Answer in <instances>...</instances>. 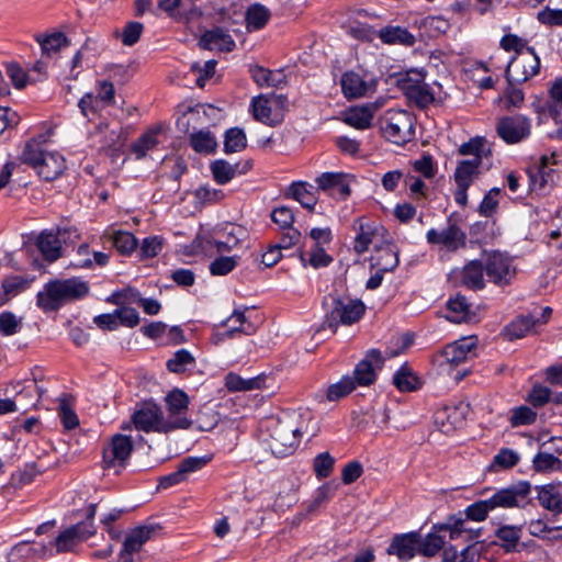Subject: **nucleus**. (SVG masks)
<instances>
[{"instance_id": "40", "label": "nucleus", "mask_w": 562, "mask_h": 562, "mask_svg": "<svg viewBox=\"0 0 562 562\" xmlns=\"http://www.w3.org/2000/svg\"><path fill=\"white\" fill-rule=\"evenodd\" d=\"M495 535L499 546H502L506 551H514L519 544L521 538V528L517 526L505 525L499 527Z\"/></svg>"}, {"instance_id": "3", "label": "nucleus", "mask_w": 562, "mask_h": 562, "mask_svg": "<svg viewBox=\"0 0 562 562\" xmlns=\"http://www.w3.org/2000/svg\"><path fill=\"white\" fill-rule=\"evenodd\" d=\"M477 339L474 336L463 337L447 345L434 357V363L438 374L460 381L467 375V371L457 370L473 356Z\"/></svg>"}, {"instance_id": "5", "label": "nucleus", "mask_w": 562, "mask_h": 562, "mask_svg": "<svg viewBox=\"0 0 562 562\" xmlns=\"http://www.w3.org/2000/svg\"><path fill=\"white\" fill-rule=\"evenodd\" d=\"M21 159L46 181L56 179L66 169V160L61 154L56 150L43 149L35 140L25 145Z\"/></svg>"}, {"instance_id": "30", "label": "nucleus", "mask_w": 562, "mask_h": 562, "mask_svg": "<svg viewBox=\"0 0 562 562\" xmlns=\"http://www.w3.org/2000/svg\"><path fill=\"white\" fill-rule=\"evenodd\" d=\"M398 265V256L392 240L381 249H376L371 256V267L374 270L387 272Z\"/></svg>"}, {"instance_id": "18", "label": "nucleus", "mask_w": 562, "mask_h": 562, "mask_svg": "<svg viewBox=\"0 0 562 562\" xmlns=\"http://www.w3.org/2000/svg\"><path fill=\"white\" fill-rule=\"evenodd\" d=\"M366 306L360 300L337 299L328 313L330 325H350L358 322L364 314Z\"/></svg>"}, {"instance_id": "22", "label": "nucleus", "mask_w": 562, "mask_h": 562, "mask_svg": "<svg viewBox=\"0 0 562 562\" xmlns=\"http://www.w3.org/2000/svg\"><path fill=\"white\" fill-rule=\"evenodd\" d=\"M450 280L458 285L479 290L485 284L484 267L477 260H472L463 268L453 269L449 274Z\"/></svg>"}, {"instance_id": "45", "label": "nucleus", "mask_w": 562, "mask_h": 562, "mask_svg": "<svg viewBox=\"0 0 562 562\" xmlns=\"http://www.w3.org/2000/svg\"><path fill=\"white\" fill-rule=\"evenodd\" d=\"M158 7L173 18H182L192 12L195 0H159Z\"/></svg>"}, {"instance_id": "62", "label": "nucleus", "mask_w": 562, "mask_h": 562, "mask_svg": "<svg viewBox=\"0 0 562 562\" xmlns=\"http://www.w3.org/2000/svg\"><path fill=\"white\" fill-rule=\"evenodd\" d=\"M22 318L11 312L0 314V333L4 336H12L21 329Z\"/></svg>"}, {"instance_id": "14", "label": "nucleus", "mask_w": 562, "mask_h": 562, "mask_svg": "<svg viewBox=\"0 0 562 562\" xmlns=\"http://www.w3.org/2000/svg\"><path fill=\"white\" fill-rule=\"evenodd\" d=\"M531 490V484L528 481H520L498 490L490 497L493 509L525 507L530 502Z\"/></svg>"}, {"instance_id": "15", "label": "nucleus", "mask_w": 562, "mask_h": 562, "mask_svg": "<svg viewBox=\"0 0 562 562\" xmlns=\"http://www.w3.org/2000/svg\"><path fill=\"white\" fill-rule=\"evenodd\" d=\"M540 59L532 48L516 55L508 63L506 76L510 85L527 81L538 74Z\"/></svg>"}, {"instance_id": "32", "label": "nucleus", "mask_w": 562, "mask_h": 562, "mask_svg": "<svg viewBox=\"0 0 562 562\" xmlns=\"http://www.w3.org/2000/svg\"><path fill=\"white\" fill-rule=\"evenodd\" d=\"M251 77L259 87L279 88L286 81V76L282 69L269 70L260 66L250 68Z\"/></svg>"}, {"instance_id": "36", "label": "nucleus", "mask_w": 562, "mask_h": 562, "mask_svg": "<svg viewBox=\"0 0 562 562\" xmlns=\"http://www.w3.org/2000/svg\"><path fill=\"white\" fill-rule=\"evenodd\" d=\"M479 158H471L459 162L454 171V181L458 187L469 188L479 173Z\"/></svg>"}, {"instance_id": "39", "label": "nucleus", "mask_w": 562, "mask_h": 562, "mask_svg": "<svg viewBox=\"0 0 562 562\" xmlns=\"http://www.w3.org/2000/svg\"><path fill=\"white\" fill-rule=\"evenodd\" d=\"M270 19V11L260 3L250 5L246 11V27L254 32L262 29Z\"/></svg>"}, {"instance_id": "17", "label": "nucleus", "mask_w": 562, "mask_h": 562, "mask_svg": "<svg viewBox=\"0 0 562 562\" xmlns=\"http://www.w3.org/2000/svg\"><path fill=\"white\" fill-rule=\"evenodd\" d=\"M247 237L248 232L245 227L227 223L216 227L206 243L214 246L218 252H228L237 248Z\"/></svg>"}, {"instance_id": "37", "label": "nucleus", "mask_w": 562, "mask_h": 562, "mask_svg": "<svg viewBox=\"0 0 562 562\" xmlns=\"http://www.w3.org/2000/svg\"><path fill=\"white\" fill-rule=\"evenodd\" d=\"M379 37L385 44H401L411 46L415 42L414 35H412L406 29L400 26H387L379 32Z\"/></svg>"}, {"instance_id": "57", "label": "nucleus", "mask_w": 562, "mask_h": 562, "mask_svg": "<svg viewBox=\"0 0 562 562\" xmlns=\"http://www.w3.org/2000/svg\"><path fill=\"white\" fill-rule=\"evenodd\" d=\"M215 181L220 184L229 182L236 176L235 166L225 160H216L211 165Z\"/></svg>"}, {"instance_id": "60", "label": "nucleus", "mask_w": 562, "mask_h": 562, "mask_svg": "<svg viewBox=\"0 0 562 562\" xmlns=\"http://www.w3.org/2000/svg\"><path fill=\"white\" fill-rule=\"evenodd\" d=\"M460 154L479 158V164L486 155V140L483 137H474L460 146Z\"/></svg>"}, {"instance_id": "59", "label": "nucleus", "mask_w": 562, "mask_h": 562, "mask_svg": "<svg viewBox=\"0 0 562 562\" xmlns=\"http://www.w3.org/2000/svg\"><path fill=\"white\" fill-rule=\"evenodd\" d=\"M520 461V454L508 448L501 449L494 457L492 465L506 470L515 467Z\"/></svg>"}, {"instance_id": "1", "label": "nucleus", "mask_w": 562, "mask_h": 562, "mask_svg": "<svg viewBox=\"0 0 562 562\" xmlns=\"http://www.w3.org/2000/svg\"><path fill=\"white\" fill-rule=\"evenodd\" d=\"M308 415L297 412L283 413L265 422L269 436V448L277 457H285L295 451L307 430Z\"/></svg>"}, {"instance_id": "42", "label": "nucleus", "mask_w": 562, "mask_h": 562, "mask_svg": "<svg viewBox=\"0 0 562 562\" xmlns=\"http://www.w3.org/2000/svg\"><path fill=\"white\" fill-rule=\"evenodd\" d=\"M462 420V413L457 407H447L436 413V423L443 432H450L458 428L461 426Z\"/></svg>"}, {"instance_id": "19", "label": "nucleus", "mask_w": 562, "mask_h": 562, "mask_svg": "<svg viewBox=\"0 0 562 562\" xmlns=\"http://www.w3.org/2000/svg\"><path fill=\"white\" fill-rule=\"evenodd\" d=\"M254 310L243 308L235 310L224 322L223 326L226 327L224 333H216L213 336L214 344H220L225 338L232 337L235 333L251 335L256 330V324L252 321L251 314Z\"/></svg>"}, {"instance_id": "26", "label": "nucleus", "mask_w": 562, "mask_h": 562, "mask_svg": "<svg viewBox=\"0 0 562 562\" xmlns=\"http://www.w3.org/2000/svg\"><path fill=\"white\" fill-rule=\"evenodd\" d=\"M376 110L378 106L373 103L352 106L344 112V122L358 130L368 128Z\"/></svg>"}, {"instance_id": "54", "label": "nucleus", "mask_w": 562, "mask_h": 562, "mask_svg": "<svg viewBox=\"0 0 562 562\" xmlns=\"http://www.w3.org/2000/svg\"><path fill=\"white\" fill-rule=\"evenodd\" d=\"M194 357L186 349H180L175 352L172 358L167 361V368L175 373H181L193 367Z\"/></svg>"}, {"instance_id": "58", "label": "nucleus", "mask_w": 562, "mask_h": 562, "mask_svg": "<svg viewBox=\"0 0 562 562\" xmlns=\"http://www.w3.org/2000/svg\"><path fill=\"white\" fill-rule=\"evenodd\" d=\"M493 510L494 509H493L492 503H491L490 498H487V499L479 501V502L471 504L470 506H468L465 508L464 513H465V516L468 519L481 522V521H484L486 519L488 513L493 512Z\"/></svg>"}, {"instance_id": "16", "label": "nucleus", "mask_w": 562, "mask_h": 562, "mask_svg": "<svg viewBox=\"0 0 562 562\" xmlns=\"http://www.w3.org/2000/svg\"><path fill=\"white\" fill-rule=\"evenodd\" d=\"M114 86L109 81H101L93 92L86 93L79 101L81 113L94 117L99 112L114 103Z\"/></svg>"}, {"instance_id": "63", "label": "nucleus", "mask_w": 562, "mask_h": 562, "mask_svg": "<svg viewBox=\"0 0 562 562\" xmlns=\"http://www.w3.org/2000/svg\"><path fill=\"white\" fill-rule=\"evenodd\" d=\"M335 459L328 452H322L314 459V471L317 479L322 480L333 471Z\"/></svg>"}, {"instance_id": "8", "label": "nucleus", "mask_w": 562, "mask_h": 562, "mask_svg": "<svg viewBox=\"0 0 562 562\" xmlns=\"http://www.w3.org/2000/svg\"><path fill=\"white\" fill-rule=\"evenodd\" d=\"M383 135L396 145L408 142L414 132L413 116L404 110H389L382 119Z\"/></svg>"}, {"instance_id": "24", "label": "nucleus", "mask_w": 562, "mask_h": 562, "mask_svg": "<svg viewBox=\"0 0 562 562\" xmlns=\"http://www.w3.org/2000/svg\"><path fill=\"white\" fill-rule=\"evenodd\" d=\"M486 273L496 284H506L515 274L510 259L501 254H492L486 263Z\"/></svg>"}, {"instance_id": "52", "label": "nucleus", "mask_w": 562, "mask_h": 562, "mask_svg": "<svg viewBox=\"0 0 562 562\" xmlns=\"http://www.w3.org/2000/svg\"><path fill=\"white\" fill-rule=\"evenodd\" d=\"M247 146L246 134L241 128L233 127L225 133L224 150L225 153H238Z\"/></svg>"}, {"instance_id": "48", "label": "nucleus", "mask_w": 562, "mask_h": 562, "mask_svg": "<svg viewBox=\"0 0 562 562\" xmlns=\"http://www.w3.org/2000/svg\"><path fill=\"white\" fill-rule=\"evenodd\" d=\"M190 143L195 151L203 154H211L217 147L215 136L211 132L203 130L192 133Z\"/></svg>"}, {"instance_id": "28", "label": "nucleus", "mask_w": 562, "mask_h": 562, "mask_svg": "<svg viewBox=\"0 0 562 562\" xmlns=\"http://www.w3.org/2000/svg\"><path fill=\"white\" fill-rule=\"evenodd\" d=\"M447 318L452 323H469L477 319L470 304L463 296L450 299L447 303Z\"/></svg>"}, {"instance_id": "21", "label": "nucleus", "mask_w": 562, "mask_h": 562, "mask_svg": "<svg viewBox=\"0 0 562 562\" xmlns=\"http://www.w3.org/2000/svg\"><path fill=\"white\" fill-rule=\"evenodd\" d=\"M559 165L560 160L557 151L542 155L539 159L537 173L530 176L531 190L540 191L547 186H553L558 178Z\"/></svg>"}, {"instance_id": "43", "label": "nucleus", "mask_w": 562, "mask_h": 562, "mask_svg": "<svg viewBox=\"0 0 562 562\" xmlns=\"http://www.w3.org/2000/svg\"><path fill=\"white\" fill-rule=\"evenodd\" d=\"M160 128H153L144 133L133 145L132 151L137 159L143 158L147 151L159 143Z\"/></svg>"}, {"instance_id": "10", "label": "nucleus", "mask_w": 562, "mask_h": 562, "mask_svg": "<svg viewBox=\"0 0 562 562\" xmlns=\"http://www.w3.org/2000/svg\"><path fill=\"white\" fill-rule=\"evenodd\" d=\"M134 450V442L130 436L115 434L111 437L102 451V467L119 473L125 468Z\"/></svg>"}, {"instance_id": "55", "label": "nucleus", "mask_w": 562, "mask_h": 562, "mask_svg": "<svg viewBox=\"0 0 562 562\" xmlns=\"http://www.w3.org/2000/svg\"><path fill=\"white\" fill-rule=\"evenodd\" d=\"M405 90L407 95L419 105H427L434 100L429 88L419 79L414 85H406Z\"/></svg>"}, {"instance_id": "51", "label": "nucleus", "mask_w": 562, "mask_h": 562, "mask_svg": "<svg viewBox=\"0 0 562 562\" xmlns=\"http://www.w3.org/2000/svg\"><path fill=\"white\" fill-rule=\"evenodd\" d=\"M356 389V382L351 375L342 376L338 382L330 384L326 392V398L329 402H336L347 396Z\"/></svg>"}, {"instance_id": "34", "label": "nucleus", "mask_w": 562, "mask_h": 562, "mask_svg": "<svg viewBox=\"0 0 562 562\" xmlns=\"http://www.w3.org/2000/svg\"><path fill=\"white\" fill-rule=\"evenodd\" d=\"M540 323V318L535 314L520 316L507 325L505 331L509 339H519L531 333Z\"/></svg>"}, {"instance_id": "38", "label": "nucleus", "mask_w": 562, "mask_h": 562, "mask_svg": "<svg viewBox=\"0 0 562 562\" xmlns=\"http://www.w3.org/2000/svg\"><path fill=\"white\" fill-rule=\"evenodd\" d=\"M290 193L292 198L308 210L314 209L317 198L312 184L307 182H294L290 187Z\"/></svg>"}, {"instance_id": "4", "label": "nucleus", "mask_w": 562, "mask_h": 562, "mask_svg": "<svg viewBox=\"0 0 562 562\" xmlns=\"http://www.w3.org/2000/svg\"><path fill=\"white\" fill-rule=\"evenodd\" d=\"M131 424L145 432H169L175 429H188L191 419L166 420L161 409L154 403H144L132 415L131 423L122 426L123 430L131 429Z\"/></svg>"}, {"instance_id": "7", "label": "nucleus", "mask_w": 562, "mask_h": 562, "mask_svg": "<svg viewBox=\"0 0 562 562\" xmlns=\"http://www.w3.org/2000/svg\"><path fill=\"white\" fill-rule=\"evenodd\" d=\"M95 514V505L90 506V520L81 521L65 528L53 541L56 553L72 552L76 548L95 533L92 518Z\"/></svg>"}, {"instance_id": "44", "label": "nucleus", "mask_w": 562, "mask_h": 562, "mask_svg": "<svg viewBox=\"0 0 562 562\" xmlns=\"http://www.w3.org/2000/svg\"><path fill=\"white\" fill-rule=\"evenodd\" d=\"M393 382L401 392H412L420 387L418 376L406 366L395 372Z\"/></svg>"}, {"instance_id": "56", "label": "nucleus", "mask_w": 562, "mask_h": 562, "mask_svg": "<svg viewBox=\"0 0 562 562\" xmlns=\"http://www.w3.org/2000/svg\"><path fill=\"white\" fill-rule=\"evenodd\" d=\"M502 190L499 188H492L483 198L479 205V213L482 216L491 217L498 209Z\"/></svg>"}, {"instance_id": "25", "label": "nucleus", "mask_w": 562, "mask_h": 562, "mask_svg": "<svg viewBox=\"0 0 562 562\" xmlns=\"http://www.w3.org/2000/svg\"><path fill=\"white\" fill-rule=\"evenodd\" d=\"M539 504L553 514L562 513V483L552 482L535 487Z\"/></svg>"}, {"instance_id": "61", "label": "nucleus", "mask_w": 562, "mask_h": 562, "mask_svg": "<svg viewBox=\"0 0 562 562\" xmlns=\"http://www.w3.org/2000/svg\"><path fill=\"white\" fill-rule=\"evenodd\" d=\"M207 461L209 460L204 457H188L179 463L177 469L180 471L184 481H188L190 475L201 470Z\"/></svg>"}, {"instance_id": "50", "label": "nucleus", "mask_w": 562, "mask_h": 562, "mask_svg": "<svg viewBox=\"0 0 562 562\" xmlns=\"http://www.w3.org/2000/svg\"><path fill=\"white\" fill-rule=\"evenodd\" d=\"M36 42L46 54L57 53L68 46V40L61 32H55L47 35H37Z\"/></svg>"}, {"instance_id": "2", "label": "nucleus", "mask_w": 562, "mask_h": 562, "mask_svg": "<svg viewBox=\"0 0 562 562\" xmlns=\"http://www.w3.org/2000/svg\"><path fill=\"white\" fill-rule=\"evenodd\" d=\"M89 292V284L79 279H56L37 293V306L44 312L58 310L63 304L80 300Z\"/></svg>"}, {"instance_id": "27", "label": "nucleus", "mask_w": 562, "mask_h": 562, "mask_svg": "<svg viewBox=\"0 0 562 562\" xmlns=\"http://www.w3.org/2000/svg\"><path fill=\"white\" fill-rule=\"evenodd\" d=\"M200 46L210 50L231 52L235 47L232 36L221 29L205 32L199 42Z\"/></svg>"}, {"instance_id": "9", "label": "nucleus", "mask_w": 562, "mask_h": 562, "mask_svg": "<svg viewBox=\"0 0 562 562\" xmlns=\"http://www.w3.org/2000/svg\"><path fill=\"white\" fill-rule=\"evenodd\" d=\"M285 99L277 94H260L250 102V112L254 119L263 124L273 126L284 116Z\"/></svg>"}, {"instance_id": "11", "label": "nucleus", "mask_w": 562, "mask_h": 562, "mask_svg": "<svg viewBox=\"0 0 562 562\" xmlns=\"http://www.w3.org/2000/svg\"><path fill=\"white\" fill-rule=\"evenodd\" d=\"M406 347L407 344L402 342L400 350H386L385 356H383L378 349L369 350L366 357L353 370V375L351 378L355 380L356 386H367L372 384L375 381L376 371L382 368L385 358H392L400 355Z\"/></svg>"}, {"instance_id": "41", "label": "nucleus", "mask_w": 562, "mask_h": 562, "mask_svg": "<svg viewBox=\"0 0 562 562\" xmlns=\"http://www.w3.org/2000/svg\"><path fill=\"white\" fill-rule=\"evenodd\" d=\"M104 234L112 240L113 246L121 254H124V255L131 254L137 247L136 238L134 237L133 234H131L128 232H123V231L116 232V231L108 229Z\"/></svg>"}, {"instance_id": "53", "label": "nucleus", "mask_w": 562, "mask_h": 562, "mask_svg": "<svg viewBox=\"0 0 562 562\" xmlns=\"http://www.w3.org/2000/svg\"><path fill=\"white\" fill-rule=\"evenodd\" d=\"M300 260L304 267L310 265L311 267L318 269L327 267L331 262V257L326 254L325 249L321 246H314L311 249L308 258L304 252L300 254Z\"/></svg>"}, {"instance_id": "35", "label": "nucleus", "mask_w": 562, "mask_h": 562, "mask_svg": "<svg viewBox=\"0 0 562 562\" xmlns=\"http://www.w3.org/2000/svg\"><path fill=\"white\" fill-rule=\"evenodd\" d=\"M36 246L45 259L49 261H54L60 257V241L56 234L52 232H42L36 237Z\"/></svg>"}, {"instance_id": "31", "label": "nucleus", "mask_w": 562, "mask_h": 562, "mask_svg": "<svg viewBox=\"0 0 562 562\" xmlns=\"http://www.w3.org/2000/svg\"><path fill=\"white\" fill-rule=\"evenodd\" d=\"M166 404L168 411L166 420L189 419L184 415L189 406V397L183 391L179 389L171 391L166 396Z\"/></svg>"}, {"instance_id": "6", "label": "nucleus", "mask_w": 562, "mask_h": 562, "mask_svg": "<svg viewBox=\"0 0 562 562\" xmlns=\"http://www.w3.org/2000/svg\"><path fill=\"white\" fill-rule=\"evenodd\" d=\"M353 228L356 231L353 248L358 254L371 248L375 251L392 240L390 233L376 221L361 217L355 222Z\"/></svg>"}, {"instance_id": "29", "label": "nucleus", "mask_w": 562, "mask_h": 562, "mask_svg": "<svg viewBox=\"0 0 562 562\" xmlns=\"http://www.w3.org/2000/svg\"><path fill=\"white\" fill-rule=\"evenodd\" d=\"M266 375H258L251 379H243L238 374L228 373L225 378V386L233 392L268 389L271 385Z\"/></svg>"}, {"instance_id": "46", "label": "nucleus", "mask_w": 562, "mask_h": 562, "mask_svg": "<svg viewBox=\"0 0 562 562\" xmlns=\"http://www.w3.org/2000/svg\"><path fill=\"white\" fill-rule=\"evenodd\" d=\"M151 531V528L146 526L136 527L126 535L123 546L127 551L136 553L149 540Z\"/></svg>"}, {"instance_id": "23", "label": "nucleus", "mask_w": 562, "mask_h": 562, "mask_svg": "<svg viewBox=\"0 0 562 562\" xmlns=\"http://www.w3.org/2000/svg\"><path fill=\"white\" fill-rule=\"evenodd\" d=\"M352 181L353 177L344 172H324L316 179L319 189L328 191L341 200L350 195V184Z\"/></svg>"}, {"instance_id": "12", "label": "nucleus", "mask_w": 562, "mask_h": 562, "mask_svg": "<svg viewBox=\"0 0 562 562\" xmlns=\"http://www.w3.org/2000/svg\"><path fill=\"white\" fill-rule=\"evenodd\" d=\"M531 120L525 115H508L498 119L496 133L507 145H515L526 140L531 134Z\"/></svg>"}, {"instance_id": "20", "label": "nucleus", "mask_w": 562, "mask_h": 562, "mask_svg": "<svg viewBox=\"0 0 562 562\" xmlns=\"http://www.w3.org/2000/svg\"><path fill=\"white\" fill-rule=\"evenodd\" d=\"M341 90L347 99L364 98L375 91L376 82L372 76L357 71H347L340 79Z\"/></svg>"}, {"instance_id": "64", "label": "nucleus", "mask_w": 562, "mask_h": 562, "mask_svg": "<svg viewBox=\"0 0 562 562\" xmlns=\"http://www.w3.org/2000/svg\"><path fill=\"white\" fill-rule=\"evenodd\" d=\"M443 544V537L437 533H428L422 541L419 550L426 557H434L442 549Z\"/></svg>"}, {"instance_id": "33", "label": "nucleus", "mask_w": 562, "mask_h": 562, "mask_svg": "<svg viewBox=\"0 0 562 562\" xmlns=\"http://www.w3.org/2000/svg\"><path fill=\"white\" fill-rule=\"evenodd\" d=\"M417 544L416 536L400 535L393 539L387 552L397 555L402 560H407L415 555Z\"/></svg>"}, {"instance_id": "47", "label": "nucleus", "mask_w": 562, "mask_h": 562, "mask_svg": "<svg viewBox=\"0 0 562 562\" xmlns=\"http://www.w3.org/2000/svg\"><path fill=\"white\" fill-rule=\"evenodd\" d=\"M551 104L542 109L543 114H548L553 120L562 116V77L558 78L550 88Z\"/></svg>"}, {"instance_id": "49", "label": "nucleus", "mask_w": 562, "mask_h": 562, "mask_svg": "<svg viewBox=\"0 0 562 562\" xmlns=\"http://www.w3.org/2000/svg\"><path fill=\"white\" fill-rule=\"evenodd\" d=\"M532 467L539 473H552L562 470V462L552 453L539 452L532 459Z\"/></svg>"}, {"instance_id": "13", "label": "nucleus", "mask_w": 562, "mask_h": 562, "mask_svg": "<svg viewBox=\"0 0 562 562\" xmlns=\"http://www.w3.org/2000/svg\"><path fill=\"white\" fill-rule=\"evenodd\" d=\"M426 240L431 246L453 252L465 247L467 234L454 222H449L446 227L428 229Z\"/></svg>"}]
</instances>
